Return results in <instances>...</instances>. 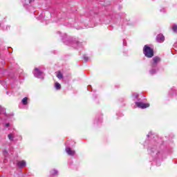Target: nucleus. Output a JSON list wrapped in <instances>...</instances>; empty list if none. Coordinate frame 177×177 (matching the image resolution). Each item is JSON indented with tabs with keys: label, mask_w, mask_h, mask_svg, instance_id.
I'll use <instances>...</instances> for the list:
<instances>
[{
	"label": "nucleus",
	"mask_w": 177,
	"mask_h": 177,
	"mask_svg": "<svg viewBox=\"0 0 177 177\" xmlns=\"http://www.w3.org/2000/svg\"><path fill=\"white\" fill-rule=\"evenodd\" d=\"M33 74L35 75V77H36L37 78H42V72L39 71V70L38 69V68H35V71H33Z\"/></svg>",
	"instance_id": "obj_2"
},
{
	"label": "nucleus",
	"mask_w": 177,
	"mask_h": 177,
	"mask_svg": "<svg viewBox=\"0 0 177 177\" xmlns=\"http://www.w3.org/2000/svg\"><path fill=\"white\" fill-rule=\"evenodd\" d=\"M160 62V57H155L153 59V62H152V66H156V64H157V63Z\"/></svg>",
	"instance_id": "obj_6"
},
{
	"label": "nucleus",
	"mask_w": 177,
	"mask_h": 177,
	"mask_svg": "<svg viewBox=\"0 0 177 177\" xmlns=\"http://www.w3.org/2000/svg\"><path fill=\"white\" fill-rule=\"evenodd\" d=\"M164 40H165V37H164V35H162V34L158 35L157 36V37H156V41H157L158 42L161 43V42H162Z\"/></svg>",
	"instance_id": "obj_4"
},
{
	"label": "nucleus",
	"mask_w": 177,
	"mask_h": 177,
	"mask_svg": "<svg viewBox=\"0 0 177 177\" xmlns=\"http://www.w3.org/2000/svg\"><path fill=\"white\" fill-rule=\"evenodd\" d=\"M57 77L59 80H62V78H63V75L60 72H57Z\"/></svg>",
	"instance_id": "obj_8"
},
{
	"label": "nucleus",
	"mask_w": 177,
	"mask_h": 177,
	"mask_svg": "<svg viewBox=\"0 0 177 177\" xmlns=\"http://www.w3.org/2000/svg\"><path fill=\"white\" fill-rule=\"evenodd\" d=\"M136 104L140 109H147V107L150 106L149 104H145L143 102H136Z\"/></svg>",
	"instance_id": "obj_3"
},
{
	"label": "nucleus",
	"mask_w": 177,
	"mask_h": 177,
	"mask_svg": "<svg viewBox=\"0 0 177 177\" xmlns=\"http://www.w3.org/2000/svg\"><path fill=\"white\" fill-rule=\"evenodd\" d=\"M136 98H138V94H136Z\"/></svg>",
	"instance_id": "obj_15"
},
{
	"label": "nucleus",
	"mask_w": 177,
	"mask_h": 177,
	"mask_svg": "<svg viewBox=\"0 0 177 177\" xmlns=\"http://www.w3.org/2000/svg\"><path fill=\"white\" fill-rule=\"evenodd\" d=\"M143 52L147 57H153L154 56V51L150 47L147 46V45L145 46Z\"/></svg>",
	"instance_id": "obj_1"
},
{
	"label": "nucleus",
	"mask_w": 177,
	"mask_h": 177,
	"mask_svg": "<svg viewBox=\"0 0 177 177\" xmlns=\"http://www.w3.org/2000/svg\"><path fill=\"white\" fill-rule=\"evenodd\" d=\"M17 165L20 168H24V167H26V161L24 160L19 161L18 162Z\"/></svg>",
	"instance_id": "obj_7"
},
{
	"label": "nucleus",
	"mask_w": 177,
	"mask_h": 177,
	"mask_svg": "<svg viewBox=\"0 0 177 177\" xmlns=\"http://www.w3.org/2000/svg\"><path fill=\"white\" fill-rule=\"evenodd\" d=\"M151 74H154L155 72H153V71H150Z\"/></svg>",
	"instance_id": "obj_13"
},
{
	"label": "nucleus",
	"mask_w": 177,
	"mask_h": 177,
	"mask_svg": "<svg viewBox=\"0 0 177 177\" xmlns=\"http://www.w3.org/2000/svg\"><path fill=\"white\" fill-rule=\"evenodd\" d=\"M173 30L174 31V32H177V26L176 25H174L173 26Z\"/></svg>",
	"instance_id": "obj_12"
},
{
	"label": "nucleus",
	"mask_w": 177,
	"mask_h": 177,
	"mask_svg": "<svg viewBox=\"0 0 177 177\" xmlns=\"http://www.w3.org/2000/svg\"><path fill=\"white\" fill-rule=\"evenodd\" d=\"M6 127H9V123H7V124H6Z\"/></svg>",
	"instance_id": "obj_14"
},
{
	"label": "nucleus",
	"mask_w": 177,
	"mask_h": 177,
	"mask_svg": "<svg viewBox=\"0 0 177 177\" xmlns=\"http://www.w3.org/2000/svg\"><path fill=\"white\" fill-rule=\"evenodd\" d=\"M66 151L69 156H74V154H75V151L71 150V149L68 147L66 148Z\"/></svg>",
	"instance_id": "obj_5"
},
{
	"label": "nucleus",
	"mask_w": 177,
	"mask_h": 177,
	"mask_svg": "<svg viewBox=\"0 0 177 177\" xmlns=\"http://www.w3.org/2000/svg\"><path fill=\"white\" fill-rule=\"evenodd\" d=\"M55 88L56 89H60L61 86H60V84H59L58 82L55 83Z\"/></svg>",
	"instance_id": "obj_10"
},
{
	"label": "nucleus",
	"mask_w": 177,
	"mask_h": 177,
	"mask_svg": "<svg viewBox=\"0 0 177 177\" xmlns=\"http://www.w3.org/2000/svg\"><path fill=\"white\" fill-rule=\"evenodd\" d=\"M8 138L10 140H13V135L12 134H8Z\"/></svg>",
	"instance_id": "obj_11"
},
{
	"label": "nucleus",
	"mask_w": 177,
	"mask_h": 177,
	"mask_svg": "<svg viewBox=\"0 0 177 177\" xmlns=\"http://www.w3.org/2000/svg\"><path fill=\"white\" fill-rule=\"evenodd\" d=\"M28 100V98L27 97H24L23 100H22V103L23 104L26 105L27 104V101Z\"/></svg>",
	"instance_id": "obj_9"
}]
</instances>
